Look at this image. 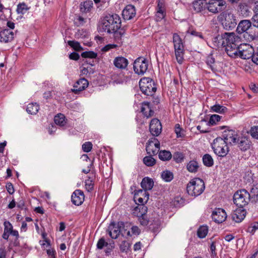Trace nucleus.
<instances>
[{
  "mask_svg": "<svg viewBox=\"0 0 258 258\" xmlns=\"http://www.w3.org/2000/svg\"><path fill=\"white\" fill-rule=\"evenodd\" d=\"M139 86L142 92L147 96H153L156 91L154 81L149 78L141 79Z\"/></svg>",
  "mask_w": 258,
  "mask_h": 258,
  "instance_id": "obj_8",
  "label": "nucleus"
},
{
  "mask_svg": "<svg viewBox=\"0 0 258 258\" xmlns=\"http://www.w3.org/2000/svg\"><path fill=\"white\" fill-rule=\"evenodd\" d=\"M92 149V144L90 142H85L82 145V150L85 152H89Z\"/></svg>",
  "mask_w": 258,
  "mask_h": 258,
  "instance_id": "obj_55",
  "label": "nucleus"
},
{
  "mask_svg": "<svg viewBox=\"0 0 258 258\" xmlns=\"http://www.w3.org/2000/svg\"><path fill=\"white\" fill-rule=\"evenodd\" d=\"M251 20L253 26L258 28V15L254 14Z\"/></svg>",
  "mask_w": 258,
  "mask_h": 258,
  "instance_id": "obj_61",
  "label": "nucleus"
},
{
  "mask_svg": "<svg viewBox=\"0 0 258 258\" xmlns=\"http://www.w3.org/2000/svg\"><path fill=\"white\" fill-rule=\"evenodd\" d=\"M160 144L155 138H152L147 143L146 150L147 154L150 155H156L160 149Z\"/></svg>",
  "mask_w": 258,
  "mask_h": 258,
  "instance_id": "obj_14",
  "label": "nucleus"
},
{
  "mask_svg": "<svg viewBox=\"0 0 258 258\" xmlns=\"http://www.w3.org/2000/svg\"><path fill=\"white\" fill-rule=\"evenodd\" d=\"M251 198H255L256 201H258V188H252L251 190Z\"/></svg>",
  "mask_w": 258,
  "mask_h": 258,
  "instance_id": "obj_59",
  "label": "nucleus"
},
{
  "mask_svg": "<svg viewBox=\"0 0 258 258\" xmlns=\"http://www.w3.org/2000/svg\"><path fill=\"white\" fill-rule=\"evenodd\" d=\"M86 20L81 16H77L74 19V24L77 27L83 26Z\"/></svg>",
  "mask_w": 258,
  "mask_h": 258,
  "instance_id": "obj_48",
  "label": "nucleus"
},
{
  "mask_svg": "<svg viewBox=\"0 0 258 258\" xmlns=\"http://www.w3.org/2000/svg\"><path fill=\"white\" fill-rule=\"evenodd\" d=\"M156 19L157 21L162 20L165 16V8L163 0H159L156 8Z\"/></svg>",
  "mask_w": 258,
  "mask_h": 258,
  "instance_id": "obj_23",
  "label": "nucleus"
},
{
  "mask_svg": "<svg viewBox=\"0 0 258 258\" xmlns=\"http://www.w3.org/2000/svg\"><path fill=\"white\" fill-rule=\"evenodd\" d=\"M159 158L162 161H168L172 158V154L169 151L161 150L159 152Z\"/></svg>",
  "mask_w": 258,
  "mask_h": 258,
  "instance_id": "obj_35",
  "label": "nucleus"
},
{
  "mask_svg": "<svg viewBox=\"0 0 258 258\" xmlns=\"http://www.w3.org/2000/svg\"><path fill=\"white\" fill-rule=\"evenodd\" d=\"M206 0H196L192 3L193 8L197 13L201 12L204 9H206Z\"/></svg>",
  "mask_w": 258,
  "mask_h": 258,
  "instance_id": "obj_31",
  "label": "nucleus"
},
{
  "mask_svg": "<svg viewBox=\"0 0 258 258\" xmlns=\"http://www.w3.org/2000/svg\"><path fill=\"white\" fill-rule=\"evenodd\" d=\"M205 188L204 181L199 178H196L187 184L186 190L189 195L198 197L203 193Z\"/></svg>",
  "mask_w": 258,
  "mask_h": 258,
  "instance_id": "obj_4",
  "label": "nucleus"
},
{
  "mask_svg": "<svg viewBox=\"0 0 258 258\" xmlns=\"http://www.w3.org/2000/svg\"><path fill=\"white\" fill-rule=\"evenodd\" d=\"M211 109L214 111L218 113H224L227 110V108L225 106L219 104H215L211 107Z\"/></svg>",
  "mask_w": 258,
  "mask_h": 258,
  "instance_id": "obj_46",
  "label": "nucleus"
},
{
  "mask_svg": "<svg viewBox=\"0 0 258 258\" xmlns=\"http://www.w3.org/2000/svg\"><path fill=\"white\" fill-rule=\"evenodd\" d=\"M68 43L70 46L72 47L75 50L79 51L82 50V49L80 43L77 41H69Z\"/></svg>",
  "mask_w": 258,
  "mask_h": 258,
  "instance_id": "obj_53",
  "label": "nucleus"
},
{
  "mask_svg": "<svg viewBox=\"0 0 258 258\" xmlns=\"http://www.w3.org/2000/svg\"><path fill=\"white\" fill-rule=\"evenodd\" d=\"M246 212L243 209H237L232 214V218L235 222H241L245 218Z\"/></svg>",
  "mask_w": 258,
  "mask_h": 258,
  "instance_id": "obj_25",
  "label": "nucleus"
},
{
  "mask_svg": "<svg viewBox=\"0 0 258 258\" xmlns=\"http://www.w3.org/2000/svg\"><path fill=\"white\" fill-rule=\"evenodd\" d=\"M131 244L126 240H123L121 241L119 245V248L122 252L127 253L129 250Z\"/></svg>",
  "mask_w": 258,
  "mask_h": 258,
  "instance_id": "obj_43",
  "label": "nucleus"
},
{
  "mask_svg": "<svg viewBox=\"0 0 258 258\" xmlns=\"http://www.w3.org/2000/svg\"><path fill=\"white\" fill-rule=\"evenodd\" d=\"M66 117L62 114H58L55 116L54 121L55 124L60 126H64L66 123Z\"/></svg>",
  "mask_w": 258,
  "mask_h": 258,
  "instance_id": "obj_38",
  "label": "nucleus"
},
{
  "mask_svg": "<svg viewBox=\"0 0 258 258\" xmlns=\"http://www.w3.org/2000/svg\"><path fill=\"white\" fill-rule=\"evenodd\" d=\"M148 67L147 60L143 57L136 59L134 63V70L138 75H143L146 72Z\"/></svg>",
  "mask_w": 258,
  "mask_h": 258,
  "instance_id": "obj_12",
  "label": "nucleus"
},
{
  "mask_svg": "<svg viewBox=\"0 0 258 258\" xmlns=\"http://www.w3.org/2000/svg\"><path fill=\"white\" fill-rule=\"evenodd\" d=\"M251 196L245 189L237 191L233 196L234 203L240 208H243L248 204Z\"/></svg>",
  "mask_w": 258,
  "mask_h": 258,
  "instance_id": "obj_7",
  "label": "nucleus"
},
{
  "mask_svg": "<svg viewBox=\"0 0 258 258\" xmlns=\"http://www.w3.org/2000/svg\"><path fill=\"white\" fill-rule=\"evenodd\" d=\"M141 185L144 190V194H146L147 190H151L153 188L154 181L151 178L146 177L142 179Z\"/></svg>",
  "mask_w": 258,
  "mask_h": 258,
  "instance_id": "obj_30",
  "label": "nucleus"
},
{
  "mask_svg": "<svg viewBox=\"0 0 258 258\" xmlns=\"http://www.w3.org/2000/svg\"><path fill=\"white\" fill-rule=\"evenodd\" d=\"M30 8V7H28L25 3H20L17 5V12L19 14H24Z\"/></svg>",
  "mask_w": 258,
  "mask_h": 258,
  "instance_id": "obj_37",
  "label": "nucleus"
},
{
  "mask_svg": "<svg viewBox=\"0 0 258 258\" xmlns=\"http://www.w3.org/2000/svg\"><path fill=\"white\" fill-rule=\"evenodd\" d=\"M4 231L10 233L13 230V226L12 224L8 221H6L4 222Z\"/></svg>",
  "mask_w": 258,
  "mask_h": 258,
  "instance_id": "obj_57",
  "label": "nucleus"
},
{
  "mask_svg": "<svg viewBox=\"0 0 258 258\" xmlns=\"http://www.w3.org/2000/svg\"><path fill=\"white\" fill-rule=\"evenodd\" d=\"M162 128L161 123L158 119L153 118L151 120L149 125V131L153 136H158L161 133Z\"/></svg>",
  "mask_w": 258,
  "mask_h": 258,
  "instance_id": "obj_15",
  "label": "nucleus"
},
{
  "mask_svg": "<svg viewBox=\"0 0 258 258\" xmlns=\"http://www.w3.org/2000/svg\"><path fill=\"white\" fill-rule=\"evenodd\" d=\"M124 226V223L122 222L117 223L112 222L108 226L107 231L111 238L115 239L119 237L120 234L122 236Z\"/></svg>",
  "mask_w": 258,
  "mask_h": 258,
  "instance_id": "obj_11",
  "label": "nucleus"
},
{
  "mask_svg": "<svg viewBox=\"0 0 258 258\" xmlns=\"http://www.w3.org/2000/svg\"><path fill=\"white\" fill-rule=\"evenodd\" d=\"M252 61L258 65V47L255 51H254L252 57Z\"/></svg>",
  "mask_w": 258,
  "mask_h": 258,
  "instance_id": "obj_63",
  "label": "nucleus"
},
{
  "mask_svg": "<svg viewBox=\"0 0 258 258\" xmlns=\"http://www.w3.org/2000/svg\"><path fill=\"white\" fill-rule=\"evenodd\" d=\"M224 47L227 54L231 57H235L237 50L240 46L241 38L233 32L224 33Z\"/></svg>",
  "mask_w": 258,
  "mask_h": 258,
  "instance_id": "obj_1",
  "label": "nucleus"
},
{
  "mask_svg": "<svg viewBox=\"0 0 258 258\" xmlns=\"http://www.w3.org/2000/svg\"><path fill=\"white\" fill-rule=\"evenodd\" d=\"M181 128L179 124H176L175 125V132L177 138L182 137L183 135L181 134Z\"/></svg>",
  "mask_w": 258,
  "mask_h": 258,
  "instance_id": "obj_58",
  "label": "nucleus"
},
{
  "mask_svg": "<svg viewBox=\"0 0 258 258\" xmlns=\"http://www.w3.org/2000/svg\"><path fill=\"white\" fill-rule=\"evenodd\" d=\"M69 58L72 60H77L79 59L80 55L78 53L74 52L69 55Z\"/></svg>",
  "mask_w": 258,
  "mask_h": 258,
  "instance_id": "obj_64",
  "label": "nucleus"
},
{
  "mask_svg": "<svg viewBox=\"0 0 258 258\" xmlns=\"http://www.w3.org/2000/svg\"><path fill=\"white\" fill-rule=\"evenodd\" d=\"M88 81L85 78H81L76 82L72 91L75 94L85 90L88 86Z\"/></svg>",
  "mask_w": 258,
  "mask_h": 258,
  "instance_id": "obj_19",
  "label": "nucleus"
},
{
  "mask_svg": "<svg viewBox=\"0 0 258 258\" xmlns=\"http://www.w3.org/2000/svg\"><path fill=\"white\" fill-rule=\"evenodd\" d=\"M6 188L8 192L10 194L12 195L14 194L15 190L13 186V185L12 183L9 182L6 185Z\"/></svg>",
  "mask_w": 258,
  "mask_h": 258,
  "instance_id": "obj_60",
  "label": "nucleus"
},
{
  "mask_svg": "<svg viewBox=\"0 0 258 258\" xmlns=\"http://www.w3.org/2000/svg\"><path fill=\"white\" fill-rule=\"evenodd\" d=\"M141 112L147 118H149L154 115V111L152 109L150 103L148 102L142 104Z\"/></svg>",
  "mask_w": 258,
  "mask_h": 258,
  "instance_id": "obj_29",
  "label": "nucleus"
},
{
  "mask_svg": "<svg viewBox=\"0 0 258 258\" xmlns=\"http://www.w3.org/2000/svg\"><path fill=\"white\" fill-rule=\"evenodd\" d=\"M108 245V243L107 242L105 241L104 238H100L98 242H97V247L98 249H102L103 247L105 246H107Z\"/></svg>",
  "mask_w": 258,
  "mask_h": 258,
  "instance_id": "obj_56",
  "label": "nucleus"
},
{
  "mask_svg": "<svg viewBox=\"0 0 258 258\" xmlns=\"http://www.w3.org/2000/svg\"><path fill=\"white\" fill-rule=\"evenodd\" d=\"M221 117L217 114H213L211 116L208 124L213 125L216 123L217 122L220 120Z\"/></svg>",
  "mask_w": 258,
  "mask_h": 258,
  "instance_id": "obj_50",
  "label": "nucleus"
},
{
  "mask_svg": "<svg viewBox=\"0 0 258 258\" xmlns=\"http://www.w3.org/2000/svg\"><path fill=\"white\" fill-rule=\"evenodd\" d=\"M208 228L207 226H201L198 230L197 234L199 237L201 238H205L207 235Z\"/></svg>",
  "mask_w": 258,
  "mask_h": 258,
  "instance_id": "obj_40",
  "label": "nucleus"
},
{
  "mask_svg": "<svg viewBox=\"0 0 258 258\" xmlns=\"http://www.w3.org/2000/svg\"><path fill=\"white\" fill-rule=\"evenodd\" d=\"M14 38V32L10 29H4L0 31V42L7 43L12 41Z\"/></svg>",
  "mask_w": 258,
  "mask_h": 258,
  "instance_id": "obj_18",
  "label": "nucleus"
},
{
  "mask_svg": "<svg viewBox=\"0 0 258 258\" xmlns=\"http://www.w3.org/2000/svg\"><path fill=\"white\" fill-rule=\"evenodd\" d=\"M161 177L165 181L169 182L173 178V175L172 172L166 170L162 173Z\"/></svg>",
  "mask_w": 258,
  "mask_h": 258,
  "instance_id": "obj_42",
  "label": "nucleus"
},
{
  "mask_svg": "<svg viewBox=\"0 0 258 258\" xmlns=\"http://www.w3.org/2000/svg\"><path fill=\"white\" fill-rule=\"evenodd\" d=\"M238 147L242 151L248 150L251 146V142L247 138L244 136L238 137L237 142Z\"/></svg>",
  "mask_w": 258,
  "mask_h": 258,
  "instance_id": "obj_20",
  "label": "nucleus"
},
{
  "mask_svg": "<svg viewBox=\"0 0 258 258\" xmlns=\"http://www.w3.org/2000/svg\"><path fill=\"white\" fill-rule=\"evenodd\" d=\"M199 168V163L196 160H191L189 161L186 165V169L191 173L197 172Z\"/></svg>",
  "mask_w": 258,
  "mask_h": 258,
  "instance_id": "obj_33",
  "label": "nucleus"
},
{
  "mask_svg": "<svg viewBox=\"0 0 258 258\" xmlns=\"http://www.w3.org/2000/svg\"><path fill=\"white\" fill-rule=\"evenodd\" d=\"M136 15L135 7L129 5L125 7L122 13V15L124 20H129L132 19Z\"/></svg>",
  "mask_w": 258,
  "mask_h": 258,
  "instance_id": "obj_22",
  "label": "nucleus"
},
{
  "mask_svg": "<svg viewBox=\"0 0 258 258\" xmlns=\"http://www.w3.org/2000/svg\"><path fill=\"white\" fill-rule=\"evenodd\" d=\"M205 61L209 68L210 69L213 73H216L217 71V69L215 67V59L212 54L207 56Z\"/></svg>",
  "mask_w": 258,
  "mask_h": 258,
  "instance_id": "obj_32",
  "label": "nucleus"
},
{
  "mask_svg": "<svg viewBox=\"0 0 258 258\" xmlns=\"http://www.w3.org/2000/svg\"><path fill=\"white\" fill-rule=\"evenodd\" d=\"M254 51L253 48L249 44L241 43L237 50V54L232 58L240 57L243 59H249L252 58Z\"/></svg>",
  "mask_w": 258,
  "mask_h": 258,
  "instance_id": "obj_10",
  "label": "nucleus"
},
{
  "mask_svg": "<svg viewBox=\"0 0 258 258\" xmlns=\"http://www.w3.org/2000/svg\"><path fill=\"white\" fill-rule=\"evenodd\" d=\"M226 6L225 0H209L207 2L206 9L209 12L216 14L225 11Z\"/></svg>",
  "mask_w": 258,
  "mask_h": 258,
  "instance_id": "obj_9",
  "label": "nucleus"
},
{
  "mask_svg": "<svg viewBox=\"0 0 258 258\" xmlns=\"http://www.w3.org/2000/svg\"><path fill=\"white\" fill-rule=\"evenodd\" d=\"M39 109V107L36 103H32L28 105L27 107V111L31 114H36Z\"/></svg>",
  "mask_w": 258,
  "mask_h": 258,
  "instance_id": "obj_36",
  "label": "nucleus"
},
{
  "mask_svg": "<svg viewBox=\"0 0 258 258\" xmlns=\"http://www.w3.org/2000/svg\"><path fill=\"white\" fill-rule=\"evenodd\" d=\"M212 219L217 223H221L225 221L227 218V214L222 209L218 208L215 209L212 214Z\"/></svg>",
  "mask_w": 258,
  "mask_h": 258,
  "instance_id": "obj_16",
  "label": "nucleus"
},
{
  "mask_svg": "<svg viewBox=\"0 0 258 258\" xmlns=\"http://www.w3.org/2000/svg\"><path fill=\"white\" fill-rule=\"evenodd\" d=\"M113 64L115 67L119 69H125L128 64V60L122 56H118L114 58L113 60Z\"/></svg>",
  "mask_w": 258,
  "mask_h": 258,
  "instance_id": "obj_26",
  "label": "nucleus"
},
{
  "mask_svg": "<svg viewBox=\"0 0 258 258\" xmlns=\"http://www.w3.org/2000/svg\"><path fill=\"white\" fill-rule=\"evenodd\" d=\"M252 23L249 20H241L238 24L236 31L238 33H247V31L251 27Z\"/></svg>",
  "mask_w": 258,
  "mask_h": 258,
  "instance_id": "obj_24",
  "label": "nucleus"
},
{
  "mask_svg": "<svg viewBox=\"0 0 258 258\" xmlns=\"http://www.w3.org/2000/svg\"><path fill=\"white\" fill-rule=\"evenodd\" d=\"M140 195H144V190H142V189H139L138 190H136V192H135V196H134V199H135V201L136 202H138V204H140L141 205L140 206H139L138 207H137L136 209H135V211L137 212L138 211V210L139 209L140 211L141 210V206H144L143 204L144 203H146L148 199V197H147L146 200L145 201H144V199H143V198L140 197ZM145 196H149V195L148 194H145Z\"/></svg>",
  "mask_w": 258,
  "mask_h": 258,
  "instance_id": "obj_28",
  "label": "nucleus"
},
{
  "mask_svg": "<svg viewBox=\"0 0 258 258\" xmlns=\"http://www.w3.org/2000/svg\"><path fill=\"white\" fill-rule=\"evenodd\" d=\"M172 41L176 60L178 63L181 64L183 60L184 54V45L182 40L178 34L173 33Z\"/></svg>",
  "mask_w": 258,
  "mask_h": 258,
  "instance_id": "obj_6",
  "label": "nucleus"
},
{
  "mask_svg": "<svg viewBox=\"0 0 258 258\" xmlns=\"http://www.w3.org/2000/svg\"><path fill=\"white\" fill-rule=\"evenodd\" d=\"M85 188L88 192H90L93 189L94 182L90 177L85 180Z\"/></svg>",
  "mask_w": 258,
  "mask_h": 258,
  "instance_id": "obj_49",
  "label": "nucleus"
},
{
  "mask_svg": "<svg viewBox=\"0 0 258 258\" xmlns=\"http://www.w3.org/2000/svg\"><path fill=\"white\" fill-rule=\"evenodd\" d=\"M111 34H113L114 38L116 41L118 43H121V38L124 34L122 30H116L115 32H111Z\"/></svg>",
  "mask_w": 258,
  "mask_h": 258,
  "instance_id": "obj_45",
  "label": "nucleus"
},
{
  "mask_svg": "<svg viewBox=\"0 0 258 258\" xmlns=\"http://www.w3.org/2000/svg\"><path fill=\"white\" fill-rule=\"evenodd\" d=\"M250 134L252 138L258 139V126L251 127L250 130Z\"/></svg>",
  "mask_w": 258,
  "mask_h": 258,
  "instance_id": "obj_54",
  "label": "nucleus"
},
{
  "mask_svg": "<svg viewBox=\"0 0 258 258\" xmlns=\"http://www.w3.org/2000/svg\"><path fill=\"white\" fill-rule=\"evenodd\" d=\"M184 158L183 154L181 152H176L173 155V159L176 163H181Z\"/></svg>",
  "mask_w": 258,
  "mask_h": 258,
  "instance_id": "obj_52",
  "label": "nucleus"
},
{
  "mask_svg": "<svg viewBox=\"0 0 258 258\" xmlns=\"http://www.w3.org/2000/svg\"><path fill=\"white\" fill-rule=\"evenodd\" d=\"M122 231V237L126 238L138 236L141 233V230L138 226H132L131 224L129 223L124 224Z\"/></svg>",
  "mask_w": 258,
  "mask_h": 258,
  "instance_id": "obj_13",
  "label": "nucleus"
},
{
  "mask_svg": "<svg viewBox=\"0 0 258 258\" xmlns=\"http://www.w3.org/2000/svg\"><path fill=\"white\" fill-rule=\"evenodd\" d=\"M212 148L215 154L221 157H225L229 152L227 144L224 139L221 137H218L214 140Z\"/></svg>",
  "mask_w": 258,
  "mask_h": 258,
  "instance_id": "obj_5",
  "label": "nucleus"
},
{
  "mask_svg": "<svg viewBox=\"0 0 258 258\" xmlns=\"http://www.w3.org/2000/svg\"><path fill=\"white\" fill-rule=\"evenodd\" d=\"M238 135L235 131L228 130L223 133V139L228 144H235L238 139Z\"/></svg>",
  "mask_w": 258,
  "mask_h": 258,
  "instance_id": "obj_17",
  "label": "nucleus"
},
{
  "mask_svg": "<svg viewBox=\"0 0 258 258\" xmlns=\"http://www.w3.org/2000/svg\"><path fill=\"white\" fill-rule=\"evenodd\" d=\"M47 254L49 258H55V251L54 249L48 248L46 250Z\"/></svg>",
  "mask_w": 258,
  "mask_h": 258,
  "instance_id": "obj_62",
  "label": "nucleus"
},
{
  "mask_svg": "<svg viewBox=\"0 0 258 258\" xmlns=\"http://www.w3.org/2000/svg\"><path fill=\"white\" fill-rule=\"evenodd\" d=\"M203 162L204 164L207 167H211L214 164V161L212 156L208 154L204 155Z\"/></svg>",
  "mask_w": 258,
  "mask_h": 258,
  "instance_id": "obj_39",
  "label": "nucleus"
},
{
  "mask_svg": "<svg viewBox=\"0 0 258 258\" xmlns=\"http://www.w3.org/2000/svg\"><path fill=\"white\" fill-rule=\"evenodd\" d=\"M121 26V20L119 16L117 14L109 15L105 16L102 20L101 28L102 31L107 33L119 29Z\"/></svg>",
  "mask_w": 258,
  "mask_h": 258,
  "instance_id": "obj_2",
  "label": "nucleus"
},
{
  "mask_svg": "<svg viewBox=\"0 0 258 258\" xmlns=\"http://www.w3.org/2000/svg\"><path fill=\"white\" fill-rule=\"evenodd\" d=\"M84 194L79 189L76 190L72 195V202L77 206L81 205L84 201Z\"/></svg>",
  "mask_w": 258,
  "mask_h": 258,
  "instance_id": "obj_21",
  "label": "nucleus"
},
{
  "mask_svg": "<svg viewBox=\"0 0 258 258\" xmlns=\"http://www.w3.org/2000/svg\"><path fill=\"white\" fill-rule=\"evenodd\" d=\"M239 8L241 14L247 16L249 14L250 11L248 5L245 3H241L239 5Z\"/></svg>",
  "mask_w": 258,
  "mask_h": 258,
  "instance_id": "obj_44",
  "label": "nucleus"
},
{
  "mask_svg": "<svg viewBox=\"0 0 258 258\" xmlns=\"http://www.w3.org/2000/svg\"><path fill=\"white\" fill-rule=\"evenodd\" d=\"M225 40H224V34L220 35H218L215 37L213 39V43L215 47L218 48L221 47H224Z\"/></svg>",
  "mask_w": 258,
  "mask_h": 258,
  "instance_id": "obj_34",
  "label": "nucleus"
},
{
  "mask_svg": "<svg viewBox=\"0 0 258 258\" xmlns=\"http://www.w3.org/2000/svg\"><path fill=\"white\" fill-rule=\"evenodd\" d=\"M81 56L84 58H95L97 57V53L92 51H85L82 53Z\"/></svg>",
  "mask_w": 258,
  "mask_h": 258,
  "instance_id": "obj_51",
  "label": "nucleus"
},
{
  "mask_svg": "<svg viewBox=\"0 0 258 258\" xmlns=\"http://www.w3.org/2000/svg\"><path fill=\"white\" fill-rule=\"evenodd\" d=\"M141 213L137 215L138 217V221L141 225L143 226H147L149 223V220L146 213L147 212V207L145 206H141Z\"/></svg>",
  "mask_w": 258,
  "mask_h": 258,
  "instance_id": "obj_27",
  "label": "nucleus"
},
{
  "mask_svg": "<svg viewBox=\"0 0 258 258\" xmlns=\"http://www.w3.org/2000/svg\"><path fill=\"white\" fill-rule=\"evenodd\" d=\"M153 155L146 156L143 158V163L147 166H153L156 164V160L152 157Z\"/></svg>",
  "mask_w": 258,
  "mask_h": 258,
  "instance_id": "obj_41",
  "label": "nucleus"
},
{
  "mask_svg": "<svg viewBox=\"0 0 258 258\" xmlns=\"http://www.w3.org/2000/svg\"><path fill=\"white\" fill-rule=\"evenodd\" d=\"M218 20L226 30H232L237 25L235 16L229 10L221 12L218 16Z\"/></svg>",
  "mask_w": 258,
  "mask_h": 258,
  "instance_id": "obj_3",
  "label": "nucleus"
},
{
  "mask_svg": "<svg viewBox=\"0 0 258 258\" xmlns=\"http://www.w3.org/2000/svg\"><path fill=\"white\" fill-rule=\"evenodd\" d=\"M173 205L175 207H181L184 204V200L180 197H176L174 198Z\"/></svg>",
  "mask_w": 258,
  "mask_h": 258,
  "instance_id": "obj_47",
  "label": "nucleus"
}]
</instances>
